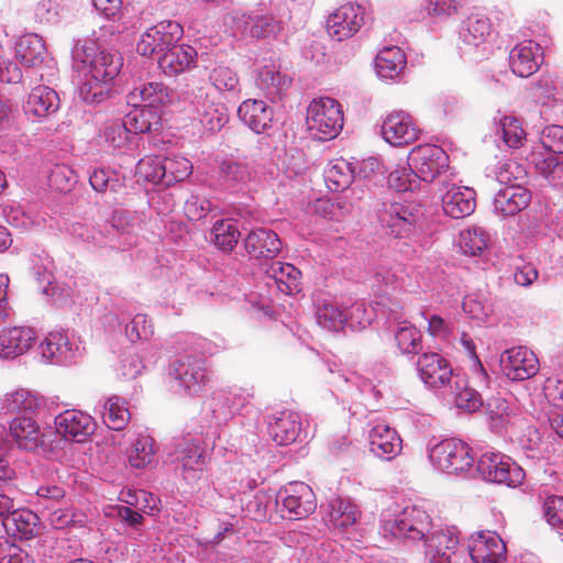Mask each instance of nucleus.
I'll list each match as a JSON object with an SVG mask.
<instances>
[{"label":"nucleus","mask_w":563,"mask_h":563,"mask_svg":"<svg viewBox=\"0 0 563 563\" xmlns=\"http://www.w3.org/2000/svg\"><path fill=\"white\" fill-rule=\"evenodd\" d=\"M449 155L433 144L418 145L408 156V165L413 175L424 181H433L449 169Z\"/></svg>","instance_id":"nucleus-4"},{"label":"nucleus","mask_w":563,"mask_h":563,"mask_svg":"<svg viewBox=\"0 0 563 563\" xmlns=\"http://www.w3.org/2000/svg\"><path fill=\"white\" fill-rule=\"evenodd\" d=\"M368 439L371 451L383 460H393L402 449V441L396 430L385 423L374 426Z\"/></svg>","instance_id":"nucleus-19"},{"label":"nucleus","mask_w":563,"mask_h":563,"mask_svg":"<svg viewBox=\"0 0 563 563\" xmlns=\"http://www.w3.org/2000/svg\"><path fill=\"white\" fill-rule=\"evenodd\" d=\"M38 522V516L29 509L11 510L3 520V525L8 530L24 539H31L37 533Z\"/></svg>","instance_id":"nucleus-34"},{"label":"nucleus","mask_w":563,"mask_h":563,"mask_svg":"<svg viewBox=\"0 0 563 563\" xmlns=\"http://www.w3.org/2000/svg\"><path fill=\"white\" fill-rule=\"evenodd\" d=\"M358 517L357 506L350 500L340 497L330 500L329 523L333 529L342 532L345 528L353 526Z\"/></svg>","instance_id":"nucleus-36"},{"label":"nucleus","mask_w":563,"mask_h":563,"mask_svg":"<svg viewBox=\"0 0 563 563\" xmlns=\"http://www.w3.org/2000/svg\"><path fill=\"white\" fill-rule=\"evenodd\" d=\"M59 108V97L47 86L34 87L24 104L25 113L34 120H42L54 114Z\"/></svg>","instance_id":"nucleus-21"},{"label":"nucleus","mask_w":563,"mask_h":563,"mask_svg":"<svg viewBox=\"0 0 563 563\" xmlns=\"http://www.w3.org/2000/svg\"><path fill=\"white\" fill-rule=\"evenodd\" d=\"M364 23V9L358 4L345 3L338 8L327 20L328 34L343 41L353 36Z\"/></svg>","instance_id":"nucleus-12"},{"label":"nucleus","mask_w":563,"mask_h":563,"mask_svg":"<svg viewBox=\"0 0 563 563\" xmlns=\"http://www.w3.org/2000/svg\"><path fill=\"white\" fill-rule=\"evenodd\" d=\"M343 121L341 104L330 97L313 99L307 108L308 130L321 141L334 139L342 130Z\"/></svg>","instance_id":"nucleus-2"},{"label":"nucleus","mask_w":563,"mask_h":563,"mask_svg":"<svg viewBox=\"0 0 563 563\" xmlns=\"http://www.w3.org/2000/svg\"><path fill=\"white\" fill-rule=\"evenodd\" d=\"M192 114L208 132L220 131L229 121L228 109L214 92L199 88L191 100Z\"/></svg>","instance_id":"nucleus-7"},{"label":"nucleus","mask_w":563,"mask_h":563,"mask_svg":"<svg viewBox=\"0 0 563 563\" xmlns=\"http://www.w3.org/2000/svg\"><path fill=\"white\" fill-rule=\"evenodd\" d=\"M528 159L536 168L555 187H563V162H559L552 154H544L542 151L533 150Z\"/></svg>","instance_id":"nucleus-37"},{"label":"nucleus","mask_w":563,"mask_h":563,"mask_svg":"<svg viewBox=\"0 0 563 563\" xmlns=\"http://www.w3.org/2000/svg\"><path fill=\"white\" fill-rule=\"evenodd\" d=\"M452 393L454 394L456 407L467 412H475L483 405L481 394L476 389L470 387L467 379L459 374L454 376Z\"/></svg>","instance_id":"nucleus-40"},{"label":"nucleus","mask_w":563,"mask_h":563,"mask_svg":"<svg viewBox=\"0 0 563 563\" xmlns=\"http://www.w3.org/2000/svg\"><path fill=\"white\" fill-rule=\"evenodd\" d=\"M417 129L411 117L404 111L388 113L382 124L383 139L394 146H402L415 142L418 139Z\"/></svg>","instance_id":"nucleus-15"},{"label":"nucleus","mask_w":563,"mask_h":563,"mask_svg":"<svg viewBox=\"0 0 563 563\" xmlns=\"http://www.w3.org/2000/svg\"><path fill=\"white\" fill-rule=\"evenodd\" d=\"M49 187L59 192H68L77 183V176L68 165H55L48 177Z\"/></svg>","instance_id":"nucleus-53"},{"label":"nucleus","mask_w":563,"mask_h":563,"mask_svg":"<svg viewBox=\"0 0 563 563\" xmlns=\"http://www.w3.org/2000/svg\"><path fill=\"white\" fill-rule=\"evenodd\" d=\"M55 427L59 434L78 443L86 442L96 430L91 416L80 410L69 409L55 418Z\"/></svg>","instance_id":"nucleus-16"},{"label":"nucleus","mask_w":563,"mask_h":563,"mask_svg":"<svg viewBox=\"0 0 563 563\" xmlns=\"http://www.w3.org/2000/svg\"><path fill=\"white\" fill-rule=\"evenodd\" d=\"M35 333L31 328L14 327L0 334V356L14 358L25 353L34 343Z\"/></svg>","instance_id":"nucleus-28"},{"label":"nucleus","mask_w":563,"mask_h":563,"mask_svg":"<svg viewBox=\"0 0 563 563\" xmlns=\"http://www.w3.org/2000/svg\"><path fill=\"white\" fill-rule=\"evenodd\" d=\"M3 406L9 412H27L35 410L38 402L27 391L18 390L5 396Z\"/></svg>","instance_id":"nucleus-57"},{"label":"nucleus","mask_w":563,"mask_h":563,"mask_svg":"<svg viewBox=\"0 0 563 563\" xmlns=\"http://www.w3.org/2000/svg\"><path fill=\"white\" fill-rule=\"evenodd\" d=\"M468 549L474 563H503L506 560V544L493 531L472 534Z\"/></svg>","instance_id":"nucleus-14"},{"label":"nucleus","mask_w":563,"mask_h":563,"mask_svg":"<svg viewBox=\"0 0 563 563\" xmlns=\"http://www.w3.org/2000/svg\"><path fill=\"white\" fill-rule=\"evenodd\" d=\"M268 433L278 445L292 443L300 431V421L297 412L284 410L273 417L268 422Z\"/></svg>","instance_id":"nucleus-31"},{"label":"nucleus","mask_w":563,"mask_h":563,"mask_svg":"<svg viewBox=\"0 0 563 563\" xmlns=\"http://www.w3.org/2000/svg\"><path fill=\"white\" fill-rule=\"evenodd\" d=\"M318 323L330 331H340L343 329L347 316L338 306L333 303H323L317 311Z\"/></svg>","instance_id":"nucleus-52"},{"label":"nucleus","mask_w":563,"mask_h":563,"mask_svg":"<svg viewBox=\"0 0 563 563\" xmlns=\"http://www.w3.org/2000/svg\"><path fill=\"white\" fill-rule=\"evenodd\" d=\"M172 376L179 394L189 398L200 396L210 380L206 361L194 356L176 360L172 366Z\"/></svg>","instance_id":"nucleus-3"},{"label":"nucleus","mask_w":563,"mask_h":563,"mask_svg":"<svg viewBox=\"0 0 563 563\" xmlns=\"http://www.w3.org/2000/svg\"><path fill=\"white\" fill-rule=\"evenodd\" d=\"M492 34V23L484 15L474 14L466 21L465 32L463 33L464 42L472 45L485 43Z\"/></svg>","instance_id":"nucleus-44"},{"label":"nucleus","mask_w":563,"mask_h":563,"mask_svg":"<svg viewBox=\"0 0 563 563\" xmlns=\"http://www.w3.org/2000/svg\"><path fill=\"white\" fill-rule=\"evenodd\" d=\"M266 274L283 292H291L298 287L300 272L289 263L275 262L266 269Z\"/></svg>","instance_id":"nucleus-41"},{"label":"nucleus","mask_w":563,"mask_h":563,"mask_svg":"<svg viewBox=\"0 0 563 563\" xmlns=\"http://www.w3.org/2000/svg\"><path fill=\"white\" fill-rule=\"evenodd\" d=\"M197 51L190 45H175L159 57L158 66L167 76H176L196 65Z\"/></svg>","instance_id":"nucleus-24"},{"label":"nucleus","mask_w":563,"mask_h":563,"mask_svg":"<svg viewBox=\"0 0 563 563\" xmlns=\"http://www.w3.org/2000/svg\"><path fill=\"white\" fill-rule=\"evenodd\" d=\"M534 150L542 151L544 154H563V128L560 125L544 128L541 145Z\"/></svg>","instance_id":"nucleus-55"},{"label":"nucleus","mask_w":563,"mask_h":563,"mask_svg":"<svg viewBox=\"0 0 563 563\" xmlns=\"http://www.w3.org/2000/svg\"><path fill=\"white\" fill-rule=\"evenodd\" d=\"M255 85L273 101L280 100L290 87L291 79L282 74L280 67L274 62L262 60L256 64Z\"/></svg>","instance_id":"nucleus-17"},{"label":"nucleus","mask_w":563,"mask_h":563,"mask_svg":"<svg viewBox=\"0 0 563 563\" xmlns=\"http://www.w3.org/2000/svg\"><path fill=\"white\" fill-rule=\"evenodd\" d=\"M355 177L352 162L335 159L324 173L327 187L331 191H343L350 187Z\"/></svg>","instance_id":"nucleus-39"},{"label":"nucleus","mask_w":563,"mask_h":563,"mask_svg":"<svg viewBox=\"0 0 563 563\" xmlns=\"http://www.w3.org/2000/svg\"><path fill=\"white\" fill-rule=\"evenodd\" d=\"M136 173L146 181L161 184L164 186V158L159 156H145L139 161Z\"/></svg>","instance_id":"nucleus-51"},{"label":"nucleus","mask_w":563,"mask_h":563,"mask_svg":"<svg viewBox=\"0 0 563 563\" xmlns=\"http://www.w3.org/2000/svg\"><path fill=\"white\" fill-rule=\"evenodd\" d=\"M155 454L154 439L147 434H140L131 446L129 463L132 467L144 468L152 463Z\"/></svg>","instance_id":"nucleus-42"},{"label":"nucleus","mask_w":563,"mask_h":563,"mask_svg":"<svg viewBox=\"0 0 563 563\" xmlns=\"http://www.w3.org/2000/svg\"><path fill=\"white\" fill-rule=\"evenodd\" d=\"M419 216L408 206L393 203L383 218L390 233L397 239H406L416 232Z\"/></svg>","instance_id":"nucleus-23"},{"label":"nucleus","mask_w":563,"mask_h":563,"mask_svg":"<svg viewBox=\"0 0 563 563\" xmlns=\"http://www.w3.org/2000/svg\"><path fill=\"white\" fill-rule=\"evenodd\" d=\"M395 341L402 353L417 354L422 349L421 332L407 323L398 328Z\"/></svg>","instance_id":"nucleus-48"},{"label":"nucleus","mask_w":563,"mask_h":563,"mask_svg":"<svg viewBox=\"0 0 563 563\" xmlns=\"http://www.w3.org/2000/svg\"><path fill=\"white\" fill-rule=\"evenodd\" d=\"M406 63L405 53L397 46L383 48L375 59L377 74L386 79L397 77L405 69Z\"/></svg>","instance_id":"nucleus-35"},{"label":"nucleus","mask_w":563,"mask_h":563,"mask_svg":"<svg viewBox=\"0 0 563 563\" xmlns=\"http://www.w3.org/2000/svg\"><path fill=\"white\" fill-rule=\"evenodd\" d=\"M0 563H33V559L8 538L0 537Z\"/></svg>","instance_id":"nucleus-60"},{"label":"nucleus","mask_w":563,"mask_h":563,"mask_svg":"<svg viewBox=\"0 0 563 563\" xmlns=\"http://www.w3.org/2000/svg\"><path fill=\"white\" fill-rule=\"evenodd\" d=\"M430 516L419 507H406L394 520L385 522V530L398 539L424 540L430 533Z\"/></svg>","instance_id":"nucleus-6"},{"label":"nucleus","mask_w":563,"mask_h":563,"mask_svg":"<svg viewBox=\"0 0 563 563\" xmlns=\"http://www.w3.org/2000/svg\"><path fill=\"white\" fill-rule=\"evenodd\" d=\"M352 164L353 169H355V177L363 179H374L379 175H384L385 173V166L376 156L355 159L352 162Z\"/></svg>","instance_id":"nucleus-61"},{"label":"nucleus","mask_w":563,"mask_h":563,"mask_svg":"<svg viewBox=\"0 0 563 563\" xmlns=\"http://www.w3.org/2000/svg\"><path fill=\"white\" fill-rule=\"evenodd\" d=\"M487 245V235L482 228H468L460 233L459 246L466 254L476 256L483 252Z\"/></svg>","instance_id":"nucleus-46"},{"label":"nucleus","mask_w":563,"mask_h":563,"mask_svg":"<svg viewBox=\"0 0 563 563\" xmlns=\"http://www.w3.org/2000/svg\"><path fill=\"white\" fill-rule=\"evenodd\" d=\"M278 496L283 499V506L290 518L300 520L307 518L317 508V499L313 490L303 482L289 483Z\"/></svg>","instance_id":"nucleus-10"},{"label":"nucleus","mask_w":563,"mask_h":563,"mask_svg":"<svg viewBox=\"0 0 563 563\" xmlns=\"http://www.w3.org/2000/svg\"><path fill=\"white\" fill-rule=\"evenodd\" d=\"M211 211V202L198 195H191L184 206V212L190 221H199Z\"/></svg>","instance_id":"nucleus-63"},{"label":"nucleus","mask_w":563,"mask_h":563,"mask_svg":"<svg viewBox=\"0 0 563 563\" xmlns=\"http://www.w3.org/2000/svg\"><path fill=\"white\" fill-rule=\"evenodd\" d=\"M547 521L554 528L563 530V497L549 496L543 504Z\"/></svg>","instance_id":"nucleus-64"},{"label":"nucleus","mask_w":563,"mask_h":563,"mask_svg":"<svg viewBox=\"0 0 563 563\" xmlns=\"http://www.w3.org/2000/svg\"><path fill=\"white\" fill-rule=\"evenodd\" d=\"M445 214L453 219L471 216L475 210V191L468 187H452L442 198Z\"/></svg>","instance_id":"nucleus-29"},{"label":"nucleus","mask_w":563,"mask_h":563,"mask_svg":"<svg viewBox=\"0 0 563 563\" xmlns=\"http://www.w3.org/2000/svg\"><path fill=\"white\" fill-rule=\"evenodd\" d=\"M499 131L505 144L512 148L522 146L526 132L520 121L511 115H505L499 120Z\"/></svg>","instance_id":"nucleus-49"},{"label":"nucleus","mask_w":563,"mask_h":563,"mask_svg":"<svg viewBox=\"0 0 563 563\" xmlns=\"http://www.w3.org/2000/svg\"><path fill=\"white\" fill-rule=\"evenodd\" d=\"M9 432L19 449L36 452L44 445V433L38 423L31 417L14 418L9 426Z\"/></svg>","instance_id":"nucleus-18"},{"label":"nucleus","mask_w":563,"mask_h":563,"mask_svg":"<svg viewBox=\"0 0 563 563\" xmlns=\"http://www.w3.org/2000/svg\"><path fill=\"white\" fill-rule=\"evenodd\" d=\"M416 365L420 379L431 388H442L449 385L456 375L453 373L450 362L435 352L422 353Z\"/></svg>","instance_id":"nucleus-11"},{"label":"nucleus","mask_w":563,"mask_h":563,"mask_svg":"<svg viewBox=\"0 0 563 563\" xmlns=\"http://www.w3.org/2000/svg\"><path fill=\"white\" fill-rule=\"evenodd\" d=\"M164 172V186L169 187L175 183L184 181L188 178L192 173V164L184 156L165 157Z\"/></svg>","instance_id":"nucleus-45"},{"label":"nucleus","mask_w":563,"mask_h":563,"mask_svg":"<svg viewBox=\"0 0 563 563\" xmlns=\"http://www.w3.org/2000/svg\"><path fill=\"white\" fill-rule=\"evenodd\" d=\"M168 98L167 88L157 81L142 82L135 86L128 95V103L132 107L152 109L164 103Z\"/></svg>","instance_id":"nucleus-32"},{"label":"nucleus","mask_w":563,"mask_h":563,"mask_svg":"<svg viewBox=\"0 0 563 563\" xmlns=\"http://www.w3.org/2000/svg\"><path fill=\"white\" fill-rule=\"evenodd\" d=\"M496 177L505 187L522 185L527 179V170L518 162L508 159L499 165Z\"/></svg>","instance_id":"nucleus-54"},{"label":"nucleus","mask_w":563,"mask_h":563,"mask_svg":"<svg viewBox=\"0 0 563 563\" xmlns=\"http://www.w3.org/2000/svg\"><path fill=\"white\" fill-rule=\"evenodd\" d=\"M430 459L448 473L467 471L473 464L470 448L460 439H445L430 451Z\"/></svg>","instance_id":"nucleus-8"},{"label":"nucleus","mask_w":563,"mask_h":563,"mask_svg":"<svg viewBox=\"0 0 563 563\" xmlns=\"http://www.w3.org/2000/svg\"><path fill=\"white\" fill-rule=\"evenodd\" d=\"M45 54V42L37 34H24L16 43V57L26 67L41 65L44 62Z\"/></svg>","instance_id":"nucleus-33"},{"label":"nucleus","mask_w":563,"mask_h":563,"mask_svg":"<svg viewBox=\"0 0 563 563\" xmlns=\"http://www.w3.org/2000/svg\"><path fill=\"white\" fill-rule=\"evenodd\" d=\"M128 401L117 395L107 398L102 418L109 429L121 431L130 421L131 413Z\"/></svg>","instance_id":"nucleus-38"},{"label":"nucleus","mask_w":563,"mask_h":563,"mask_svg":"<svg viewBox=\"0 0 563 563\" xmlns=\"http://www.w3.org/2000/svg\"><path fill=\"white\" fill-rule=\"evenodd\" d=\"M170 455L173 462L180 464L184 472H202L206 465L205 449L199 440L191 437L178 440Z\"/></svg>","instance_id":"nucleus-25"},{"label":"nucleus","mask_w":563,"mask_h":563,"mask_svg":"<svg viewBox=\"0 0 563 563\" xmlns=\"http://www.w3.org/2000/svg\"><path fill=\"white\" fill-rule=\"evenodd\" d=\"M155 117L156 115L152 109L143 108L141 110H135L131 112L128 115V120L123 123L128 124L130 136L141 133H147L152 129V119H155Z\"/></svg>","instance_id":"nucleus-56"},{"label":"nucleus","mask_w":563,"mask_h":563,"mask_svg":"<svg viewBox=\"0 0 563 563\" xmlns=\"http://www.w3.org/2000/svg\"><path fill=\"white\" fill-rule=\"evenodd\" d=\"M238 114L240 119L255 133H264L273 124V109L263 100L247 99L243 101Z\"/></svg>","instance_id":"nucleus-22"},{"label":"nucleus","mask_w":563,"mask_h":563,"mask_svg":"<svg viewBox=\"0 0 563 563\" xmlns=\"http://www.w3.org/2000/svg\"><path fill=\"white\" fill-rule=\"evenodd\" d=\"M540 58L541 46L532 41H523L510 51V68L519 77H529L539 69Z\"/></svg>","instance_id":"nucleus-20"},{"label":"nucleus","mask_w":563,"mask_h":563,"mask_svg":"<svg viewBox=\"0 0 563 563\" xmlns=\"http://www.w3.org/2000/svg\"><path fill=\"white\" fill-rule=\"evenodd\" d=\"M246 252L256 258H274L282 249L278 235L268 229L258 228L251 231L244 240Z\"/></svg>","instance_id":"nucleus-26"},{"label":"nucleus","mask_w":563,"mask_h":563,"mask_svg":"<svg viewBox=\"0 0 563 563\" xmlns=\"http://www.w3.org/2000/svg\"><path fill=\"white\" fill-rule=\"evenodd\" d=\"M211 236L219 250L231 252L239 242L240 231L232 221L218 220L212 225Z\"/></svg>","instance_id":"nucleus-43"},{"label":"nucleus","mask_w":563,"mask_h":563,"mask_svg":"<svg viewBox=\"0 0 563 563\" xmlns=\"http://www.w3.org/2000/svg\"><path fill=\"white\" fill-rule=\"evenodd\" d=\"M477 471L487 482L504 484L508 487L520 486L526 477L525 471L509 457L497 453H484L477 462Z\"/></svg>","instance_id":"nucleus-5"},{"label":"nucleus","mask_w":563,"mask_h":563,"mask_svg":"<svg viewBox=\"0 0 563 563\" xmlns=\"http://www.w3.org/2000/svg\"><path fill=\"white\" fill-rule=\"evenodd\" d=\"M500 367L508 379L521 382L533 377L539 372V360L531 350L516 346L501 354Z\"/></svg>","instance_id":"nucleus-9"},{"label":"nucleus","mask_w":563,"mask_h":563,"mask_svg":"<svg viewBox=\"0 0 563 563\" xmlns=\"http://www.w3.org/2000/svg\"><path fill=\"white\" fill-rule=\"evenodd\" d=\"M41 353L46 360H59L70 351L68 338L60 332L49 333L40 345Z\"/></svg>","instance_id":"nucleus-47"},{"label":"nucleus","mask_w":563,"mask_h":563,"mask_svg":"<svg viewBox=\"0 0 563 563\" xmlns=\"http://www.w3.org/2000/svg\"><path fill=\"white\" fill-rule=\"evenodd\" d=\"M75 56L88 70V79L79 90L81 99L91 104L102 102L121 71L122 56L115 51L100 49L93 41L77 45Z\"/></svg>","instance_id":"nucleus-1"},{"label":"nucleus","mask_w":563,"mask_h":563,"mask_svg":"<svg viewBox=\"0 0 563 563\" xmlns=\"http://www.w3.org/2000/svg\"><path fill=\"white\" fill-rule=\"evenodd\" d=\"M103 136L113 148H124L131 141L128 124H124L121 120L109 123L104 128Z\"/></svg>","instance_id":"nucleus-58"},{"label":"nucleus","mask_w":563,"mask_h":563,"mask_svg":"<svg viewBox=\"0 0 563 563\" xmlns=\"http://www.w3.org/2000/svg\"><path fill=\"white\" fill-rule=\"evenodd\" d=\"M249 33L252 37L262 40L276 36L284 30V23L272 15H258L249 22Z\"/></svg>","instance_id":"nucleus-50"},{"label":"nucleus","mask_w":563,"mask_h":563,"mask_svg":"<svg viewBox=\"0 0 563 563\" xmlns=\"http://www.w3.org/2000/svg\"><path fill=\"white\" fill-rule=\"evenodd\" d=\"M424 542L430 563H450L459 540L450 529H439L429 533Z\"/></svg>","instance_id":"nucleus-27"},{"label":"nucleus","mask_w":563,"mask_h":563,"mask_svg":"<svg viewBox=\"0 0 563 563\" xmlns=\"http://www.w3.org/2000/svg\"><path fill=\"white\" fill-rule=\"evenodd\" d=\"M131 342L148 340L154 334V327L146 314H136L125 329Z\"/></svg>","instance_id":"nucleus-59"},{"label":"nucleus","mask_w":563,"mask_h":563,"mask_svg":"<svg viewBox=\"0 0 563 563\" xmlns=\"http://www.w3.org/2000/svg\"><path fill=\"white\" fill-rule=\"evenodd\" d=\"M180 26L172 21H162L147 29L136 45V51L143 56L166 52L178 38Z\"/></svg>","instance_id":"nucleus-13"},{"label":"nucleus","mask_w":563,"mask_h":563,"mask_svg":"<svg viewBox=\"0 0 563 563\" xmlns=\"http://www.w3.org/2000/svg\"><path fill=\"white\" fill-rule=\"evenodd\" d=\"M531 200L530 191L520 184L500 189L494 200L495 210L503 216H515L526 209Z\"/></svg>","instance_id":"nucleus-30"},{"label":"nucleus","mask_w":563,"mask_h":563,"mask_svg":"<svg viewBox=\"0 0 563 563\" xmlns=\"http://www.w3.org/2000/svg\"><path fill=\"white\" fill-rule=\"evenodd\" d=\"M220 175L225 183L231 185L244 183L250 177L247 166L235 161L222 162L220 166Z\"/></svg>","instance_id":"nucleus-62"}]
</instances>
